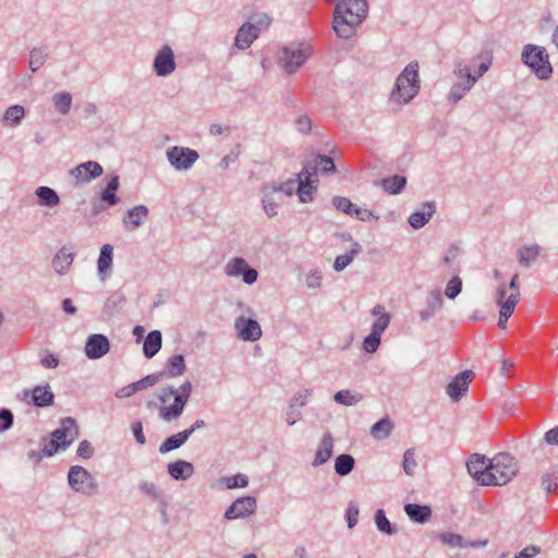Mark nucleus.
Instances as JSON below:
<instances>
[{
  "label": "nucleus",
  "instance_id": "obj_1",
  "mask_svg": "<svg viewBox=\"0 0 558 558\" xmlns=\"http://www.w3.org/2000/svg\"><path fill=\"white\" fill-rule=\"evenodd\" d=\"M368 2H337L333 12V31L341 38H350L366 16Z\"/></svg>",
  "mask_w": 558,
  "mask_h": 558
},
{
  "label": "nucleus",
  "instance_id": "obj_2",
  "mask_svg": "<svg viewBox=\"0 0 558 558\" xmlns=\"http://www.w3.org/2000/svg\"><path fill=\"white\" fill-rule=\"evenodd\" d=\"M191 393L192 384L189 380L183 383L179 389H174L173 387L162 388L158 395V399L162 403L159 410L160 417L166 422L179 418L183 413Z\"/></svg>",
  "mask_w": 558,
  "mask_h": 558
},
{
  "label": "nucleus",
  "instance_id": "obj_3",
  "mask_svg": "<svg viewBox=\"0 0 558 558\" xmlns=\"http://www.w3.org/2000/svg\"><path fill=\"white\" fill-rule=\"evenodd\" d=\"M418 63L410 62L397 77L390 100L398 105L410 102L420 90Z\"/></svg>",
  "mask_w": 558,
  "mask_h": 558
},
{
  "label": "nucleus",
  "instance_id": "obj_4",
  "mask_svg": "<svg viewBox=\"0 0 558 558\" xmlns=\"http://www.w3.org/2000/svg\"><path fill=\"white\" fill-rule=\"evenodd\" d=\"M518 473V462L506 452H499L490 459L488 486H501L509 483Z\"/></svg>",
  "mask_w": 558,
  "mask_h": 558
},
{
  "label": "nucleus",
  "instance_id": "obj_5",
  "mask_svg": "<svg viewBox=\"0 0 558 558\" xmlns=\"http://www.w3.org/2000/svg\"><path fill=\"white\" fill-rule=\"evenodd\" d=\"M489 65L486 63H481L478 70L472 72L471 68L466 64H458L454 70L456 76L460 80V82L456 83L450 90L449 99L452 102H458L463 98V96L474 86L476 81L483 76V74L488 70Z\"/></svg>",
  "mask_w": 558,
  "mask_h": 558
},
{
  "label": "nucleus",
  "instance_id": "obj_6",
  "mask_svg": "<svg viewBox=\"0 0 558 558\" xmlns=\"http://www.w3.org/2000/svg\"><path fill=\"white\" fill-rule=\"evenodd\" d=\"M522 61L541 80H547L553 73L549 56L544 47L529 44L523 48Z\"/></svg>",
  "mask_w": 558,
  "mask_h": 558
},
{
  "label": "nucleus",
  "instance_id": "obj_7",
  "mask_svg": "<svg viewBox=\"0 0 558 558\" xmlns=\"http://www.w3.org/2000/svg\"><path fill=\"white\" fill-rule=\"evenodd\" d=\"M312 54V48L307 44L291 45L284 47L279 56V64L286 73L296 72Z\"/></svg>",
  "mask_w": 558,
  "mask_h": 558
},
{
  "label": "nucleus",
  "instance_id": "obj_8",
  "mask_svg": "<svg viewBox=\"0 0 558 558\" xmlns=\"http://www.w3.org/2000/svg\"><path fill=\"white\" fill-rule=\"evenodd\" d=\"M68 481L71 488L84 495H92L97 489V483L95 478L83 466H72L68 474Z\"/></svg>",
  "mask_w": 558,
  "mask_h": 558
},
{
  "label": "nucleus",
  "instance_id": "obj_9",
  "mask_svg": "<svg viewBox=\"0 0 558 558\" xmlns=\"http://www.w3.org/2000/svg\"><path fill=\"white\" fill-rule=\"evenodd\" d=\"M468 472L470 475L476 480V482L481 485L488 486L490 480L489 477V468H490V459L486 458L484 454L473 453L470 456L466 463Z\"/></svg>",
  "mask_w": 558,
  "mask_h": 558
},
{
  "label": "nucleus",
  "instance_id": "obj_10",
  "mask_svg": "<svg viewBox=\"0 0 558 558\" xmlns=\"http://www.w3.org/2000/svg\"><path fill=\"white\" fill-rule=\"evenodd\" d=\"M169 162L178 170H187L198 159V153L187 147L174 146L167 151Z\"/></svg>",
  "mask_w": 558,
  "mask_h": 558
},
{
  "label": "nucleus",
  "instance_id": "obj_11",
  "mask_svg": "<svg viewBox=\"0 0 558 558\" xmlns=\"http://www.w3.org/2000/svg\"><path fill=\"white\" fill-rule=\"evenodd\" d=\"M225 274L229 277L242 276L243 281L247 284L254 283L258 276L255 269L248 267L243 257H234L230 259L225 266Z\"/></svg>",
  "mask_w": 558,
  "mask_h": 558
},
{
  "label": "nucleus",
  "instance_id": "obj_12",
  "mask_svg": "<svg viewBox=\"0 0 558 558\" xmlns=\"http://www.w3.org/2000/svg\"><path fill=\"white\" fill-rule=\"evenodd\" d=\"M51 437L58 440L61 449H65L78 437V426L75 420L72 417L63 418L60 428H57Z\"/></svg>",
  "mask_w": 558,
  "mask_h": 558
},
{
  "label": "nucleus",
  "instance_id": "obj_13",
  "mask_svg": "<svg viewBox=\"0 0 558 558\" xmlns=\"http://www.w3.org/2000/svg\"><path fill=\"white\" fill-rule=\"evenodd\" d=\"M474 377L472 371H464L458 374L446 387V392L450 399L454 402L459 401L464 396L469 386Z\"/></svg>",
  "mask_w": 558,
  "mask_h": 558
},
{
  "label": "nucleus",
  "instance_id": "obj_14",
  "mask_svg": "<svg viewBox=\"0 0 558 558\" xmlns=\"http://www.w3.org/2000/svg\"><path fill=\"white\" fill-rule=\"evenodd\" d=\"M234 328L238 337L244 341H256L262 337V328L258 322L244 316L235 319Z\"/></svg>",
  "mask_w": 558,
  "mask_h": 558
},
{
  "label": "nucleus",
  "instance_id": "obj_15",
  "mask_svg": "<svg viewBox=\"0 0 558 558\" xmlns=\"http://www.w3.org/2000/svg\"><path fill=\"white\" fill-rule=\"evenodd\" d=\"M256 510V499L251 496L238 498L226 511L227 520L245 518L253 514Z\"/></svg>",
  "mask_w": 558,
  "mask_h": 558
},
{
  "label": "nucleus",
  "instance_id": "obj_16",
  "mask_svg": "<svg viewBox=\"0 0 558 558\" xmlns=\"http://www.w3.org/2000/svg\"><path fill=\"white\" fill-rule=\"evenodd\" d=\"M102 172V167L96 161L83 162L70 171L76 184L89 182L92 179L100 177Z\"/></svg>",
  "mask_w": 558,
  "mask_h": 558
},
{
  "label": "nucleus",
  "instance_id": "obj_17",
  "mask_svg": "<svg viewBox=\"0 0 558 558\" xmlns=\"http://www.w3.org/2000/svg\"><path fill=\"white\" fill-rule=\"evenodd\" d=\"M175 69L174 54L169 46H163L157 53L154 61V70L157 75L166 76Z\"/></svg>",
  "mask_w": 558,
  "mask_h": 558
},
{
  "label": "nucleus",
  "instance_id": "obj_18",
  "mask_svg": "<svg viewBox=\"0 0 558 558\" xmlns=\"http://www.w3.org/2000/svg\"><path fill=\"white\" fill-rule=\"evenodd\" d=\"M110 343L106 336L96 333L88 337L85 344V353L88 359L96 360L109 352Z\"/></svg>",
  "mask_w": 558,
  "mask_h": 558
},
{
  "label": "nucleus",
  "instance_id": "obj_19",
  "mask_svg": "<svg viewBox=\"0 0 558 558\" xmlns=\"http://www.w3.org/2000/svg\"><path fill=\"white\" fill-rule=\"evenodd\" d=\"M506 296V286L502 283L498 287L496 293V302L499 306V319L498 327L501 329L506 328L507 322L512 315L517 304H513V300L505 301Z\"/></svg>",
  "mask_w": 558,
  "mask_h": 558
},
{
  "label": "nucleus",
  "instance_id": "obj_20",
  "mask_svg": "<svg viewBox=\"0 0 558 558\" xmlns=\"http://www.w3.org/2000/svg\"><path fill=\"white\" fill-rule=\"evenodd\" d=\"M313 177H315V172H310L307 168L298 174V196L302 203L312 201L313 183L315 182Z\"/></svg>",
  "mask_w": 558,
  "mask_h": 558
},
{
  "label": "nucleus",
  "instance_id": "obj_21",
  "mask_svg": "<svg viewBox=\"0 0 558 558\" xmlns=\"http://www.w3.org/2000/svg\"><path fill=\"white\" fill-rule=\"evenodd\" d=\"M259 35V29L256 25L246 23L243 24L235 36V46L239 49H246Z\"/></svg>",
  "mask_w": 558,
  "mask_h": 558
},
{
  "label": "nucleus",
  "instance_id": "obj_22",
  "mask_svg": "<svg viewBox=\"0 0 558 558\" xmlns=\"http://www.w3.org/2000/svg\"><path fill=\"white\" fill-rule=\"evenodd\" d=\"M333 439L330 433H326L320 439L319 447L316 451L313 465L318 466L326 463L332 456Z\"/></svg>",
  "mask_w": 558,
  "mask_h": 558
},
{
  "label": "nucleus",
  "instance_id": "obj_23",
  "mask_svg": "<svg viewBox=\"0 0 558 558\" xmlns=\"http://www.w3.org/2000/svg\"><path fill=\"white\" fill-rule=\"evenodd\" d=\"M168 473L170 476L177 481H184L190 478L194 473V466L192 463L184 461V460H178L173 463L168 464Z\"/></svg>",
  "mask_w": 558,
  "mask_h": 558
},
{
  "label": "nucleus",
  "instance_id": "obj_24",
  "mask_svg": "<svg viewBox=\"0 0 558 558\" xmlns=\"http://www.w3.org/2000/svg\"><path fill=\"white\" fill-rule=\"evenodd\" d=\"M32 401L36 407H48L53 403L54 395L49 385L36 386L31 391Z\"/></svg>",
  "mask_w": 558,
  "mask_h": 558
},
{
  "label": "nucleus",
  "instance_id": "obj_25",
  "mask_svg": "<svg viewBox=\"0 0 558 558\" xmlns=\"http://www.w3.org/2000/svg\"><path fill=\"white\" fill-rule=\"evenodd\" d=\"M434 213H435L434 204L426 203L423 205L422 210H417L409 217V223L414 229L422 228L429 221V219L432 218Z\"/></svg>",
  "mask_w": 558,
  "mask_h": 558
},
{
  "label": "nucleus",
  "instance_id": "obj_26",
  "mask_svg": "<svg viewBox=\"0 0 558 558\" xmlns=\"http://www.w3.org/2000/svg\"><path fill=\"white\" fill-rule=\"evenodd\" d=\"M541 246L531 244L522 246L517 252L518 262L523 267H529L531 263L535 262L541 254Z\"/></svg>",
  "mask_w": 558,
  "mask_h": 558
},
{
  "label": "nucleus",
  "instance_id": "obj_27",
  "mask_svg": "<svg viewBox=\"0 0 558 558\" xmlns=\"http://www.w3.org/2000/svg\"><path fill=\"white\" fill-rule=\"evenodd\" d=\"M191 430H182L175 435L168 437L159 447L160 453H167L171 450L180 448L190 438Z\"/></svg>",
  "mask_w": 558,
  "mask_h": 558
},
{
  "label": "nucleus",
  "instance_id": "obj_28",
  "mask_svg": "<svg viewBox=\"0 0 558 558\" xmlns=\"http://www.w3.org/2000/svg\"><path fill=\"white\" fill-rule=\"evenodd\" d=\"M404 510L412 521L418 522V523L426 522L430 518V514H432L429 507L420 506L416 504L405 505Z\"/></svg>",
  "mask_w": 558,
  "mask_h": 558
},
{
  "label": "nucleus",
  "instance_id": "obj_29",
  "mask_svg": "<svg viewBox=\"0 0 558 558\" xmlns=\"http://www.w3.org/2000/svg\"><path fill=\"white\" fill-rule=\"evenodd\" d=\"M161 332L158 330L150 331L144 341V354L150 359L157 354L161 348Z\"/></svg>",
  "mask_w": 558,
  "mask_h": 558
},
{
  "label": "nucleus",
  "instance_id": "obj_30",
  "mask_svg": "<svg viewBox=\"0 0 558 558\" xmlns=\"http://www.w3.org/2000/svg\"><path fill=\"white\" fill-rule=\"evenodd\" d=\"M373 315L378 316L373 323L372 331L383 335L390 323V315L385 313V307L380 304L376 305L373 311Z\"/></svg>",
  "mask_w": 558,
  "mask_h": 558
},
{
  "label": "nucleus",
  "instance_id": "obj_31",
  "mask_svg": "<svg viewBox=\"0 0 558 558\" xmlns=\"http://www.w3.org/2000/svg\"><path fill=\"white\" fill-rule=\"evenodd\" d=\"M113 247L110 244H105L98 257L97 266L100 275H106L112 267Z\"/></svg>",
  "mask_w": 558,
  "mask_h": 558
},
{
  "label": "nucleus",
  "instance_id": "obj_32",
  "mask_svg": "<svg viewBox=\"0 0 558 558\" xmlns=\"http://www.w3.org/2000/svg\"><path fill=\"white\" fill-rule=\"evenodd\" d=\"M166 369L170 377H178L184 374L186 366L182 354L170 356L166 363Z\"/></svg>",
  "mask_w": 558,
  "mask_h": 558
},
{
  "label": "nucleus",
  "instance_id": "obj_33",
  "mask_svg": "<svg viewBox=\"0 0 558 558\" xmlns=\"http://www.w3.org/2000/svg\"><path fill=\"white\" fill-rule=\"evenodd\" d=\"M262 193H263L262 204H263L265 214L269 218L277 216L278 202H276L272 197L274 192H270V184H265L262 189Z\"/></svg>",
  "mask_w": 558,
  "mask_h": 558
},
{
  "label": "nucleus",
  "instance_id": "obj_34",
  "mask_svg": "<svg viewBox=\"0 0 558 558\" xmlns=\"http://www.w3.org/2000/svg\"><path fill=\"white\" fill-rule=\"evenodd\" d=\"M36 195L41 206L54 207L60 203L58 194L48 186L38 187L36 190Z\"/></svg>",
  "mask_w": 558,
  "mask_h": 558
},
{
  "label": "nucleus",
  "instance_id": "obj_35",
  "mask_svg": "<svg viewBox=\"0 0 558 558\" xmlns=\"http://www.w3.org/2000/svg\"><path fill=\"white\" fill-rule=\"evenodd\" d=\"M360 248H361L360 244L355 242V243H353L351 250L348 253L337 256V258L333 263L335 270L341 271L347 266H349L352 263V260L354 259V257L357 255Z\"/></svg>",
  "mask_w": 558,
  "mask_h": 558
},
{
  "label": "nucleus",
  "instance_id": "obj_36",
  "mask_svg": "<svg viewBox=\"0 0 558 558\" xmlns=\"http://www.w3.org/2000/svg\"><path fill=\"white\" fill-rule=\"evenodd\" d=\"M72 263V254H69L64 250H61L53 258L52 266L58 274L62 275L69 270Z\"/></svg>",
  "mask_w": 558,
  "mask_h": 558
},
{
  "label": "nucleus",
  "instance_id": "obj_37",
  "mask_svg": "<svg viewBox=\"0 0 558 558\" xmlns=\"http://www.w3.org/2000/svg\"><path fill=\"white\" fill-rule=\"evenodd\" d=\"M52 101L59 113L68 114L72 105V96L66 92L57 93L53 95Z\"/></svg>",
  "mask_w": 558,
  "mask_h": 558
},
{
  "label": "nucleus",
  "instance_id": "obj_38",
  "mask_svg": "<svg viewBox=\"0 0 558 558\" xmlns=\"http://www.w3.org/2000/svg\"><path fill=\"white\" fill-rule=\"evenodd\" d=\"M147 215L148 209L145 206H136L129 210L125 223L130 225L132 229H135L142 225V221L147 217Z\"/></svg>",
  "mask_w": 558,
  "mask_h": 558
},
{
  "label": "nucleus",
  "instance_id": "obj_39",
  "mask_svg": "<svg viewBox=\"0 0 558 558\" xmlns=\"http://www.w3.org/2000/svg\"><path fill=\"white\" fill-rule=\"evenodd\" d=\"M354 459L350 454H340L335 461V470L337 474L344 476L348 475L354 468Z\"/></svg>",
  "mask_w": 558,
  "mask_h": 558
},
{
  "label": "nucleus",
  "instance_id": "obj_40",
  "mask_svg": "<svg viewBox=\"0 0 558 558\" xmlns=\"http://www.w3.org/2000/svg\"><path fill=\"white\" fill-rule=\"evenodd\" d=\"M407 180L401 175H393L383 180V187L390 194H398L404 186Z\"/></svg>",
  "mask_w": 558,
  "mask_h": 558
},
{
  "label": "nucleus",
  "instance_id": "obj_41",
  "mask_svg": "<svg viewBox=\"0 0 558 558\" xmlns=\"http://www.w3.org/2000/svg\"><path fill=\"white\" fill-rule=\"evenodd\" d=\"M119 187V178L113 177L107 184V187L104 190L101 194L102 201L107 202L109 205H116L119 202V198L116 196V191Z\"/></svg>",
  "mask_w": 558,
  "mask_h": 558
},
{
  "label": "nucleus",
  "instance_id": "obj_42",
  "mask_svg": "<svg viewBox=\"0 0 558 558\" xmlns=\"http://www.w3.org/2000/svg\"><path fill=\"white\" fill-rule=\"evenodd\" d=\"M392 426L389 418H383L373 425L372 435L377 439L387 438L391 433Z\"/></svg>",
  "mask_w": 558,
  "mask_h": 558
},
{
  "label": "nucleus",
  "instance_id": "obj_43",
  "mask_svg": "<svg viewBox=\"0 0 558 558\" xmlns=\"http://www.w3.org/2000/svg\"><path fill=\"white\" fill-rule=\"evenodd\" d=\"M25 116V110L22 106L14 105L7 109L4 113L5 122L11 123V125H19L22 119Z\"/></svg>",
  "mask_w": 558,
  "mask_h": 558
},
{
  "label": "nucleus",
  "instance_id": "obj_44",
  "mask_svg": "<svg viewBox=\"0 0 558 558\" xmlns=\"http://www.w3.org/2000/svg\"><path fill=\"white\" fill-rule=\"evenodd\" d=\"M333 398L340 404L353 405L362 399V396L360 393H352L350 390H340Z\"/></svg>",
  "mask_w": 558,
  "mask_h": 558
},
{
  "label": "nucleus",
  "instance_id": "obj_45",
  "mask_svg": "<svg viewBox=\"0 0 558 558\" xmlns=\"http://www.w3.org/2000/svg\"><path fill=\"white\" fill-rule=\"evenodd\" d=\"M417 466V462L415 460V449L410 448L403 454L402 468L407 475H413L415 469Z\"/></svg>",
  "mask_w": 558,
  "mask_h": 558
},
{
  "label": "nucleus",
  "instance_id": "obj_46",
  "mask_svg": "<svg viewBox=\"0 0 558 558\" xmlns=\"http://www.w3.org/2000/svg\"><path fill=\"white\" fill-rule=\"evenodd\" d=\"M332 205L335 208L341 213H344L349 216H353V211L356 207L349 198L342 196H335L332 198Z\"/></svg>",
  "mask_w": 558,
  "mask_h": 558
},
{
  "label": "nucleus",
  "instance_id": "obj_47",
  "mask_svg": "<svg viewBox=\"0 0 558 558\" xmlns=\"http://www.w3.org/2000/svg\"><path fill=\"white\" fill-rule=\"evenodd\" d=\"M315 169L313 172L316 173V169H319L322 172L328 173L333 172L336 170L335 162L332 158L328 156L318 155L314 159Z\"/></svg>",
  "mask_w": 558,
  "mask_h": 558
},
{
  "label": "nucleus",
  "instance_id": "obj_48",
  "mask_svg": "<svg viewBox=\"0 0 558 558\" xmlns=\"http://www.w3.org/2000/svg\"><path fill=\"white\" fill-rule=\"evenodd\" d=\"M439 538L444 544H447L451 547H465L466 546L463 537L459 534L445 532V533L440 534Z\"/></svg>",
  "mask_w": 558,
  "mask_h": 558
},
{
  "label": "nucleus",
  "instance_id": "obj_49",
  "mask_svg": "<svg viewBox=\"0 0 558 558\" xmlns=\"http://www.w3.org/2000/svg\"><path fill=\"white\" fill-rule=\"evenodd\" d=\"M509 295L506 294L505 301L513 300V304L519 303L520 301V289H519V274H514L509 283Z\"/></svg>",
  "mask_w": 558,
  "mask_h": 558
},
{
  "label": "nucleus",
  "instance_id": "obj_50",
  "mask_svg": "<svg viewBox=\"0 0 558 558\" xmlns=\"http://www.w3.org/2000/svg\"><path fill=\"white\" fill-rule=\"evenodd\" d=\"M461 289L462 280L460 279V277L456 276L452 279H450L449 282L447 283L445 294L449 299H454L461 292Z\"/></svg>",
  "mask_w": 558,
  "mask_h": 558
},
{
  "label": "nucleus",
  "instance_id": "obj_51",
  "mask_svg": "<svg viewBox=\"0 0 558 558\" xmlns=\"http://www.w3.org/2000/svg\"><path fill=\"white\" fill-rule=\"evenodd\" d=\"M375 522L379 531L385 532L387 534L393 533V530L391 529L390 522L386 518L384 510L379 509L376 511Z\"/></svg>",
  "mask_w": 558,
  "mask_h": 558
},
{
  "label": "nucleus",
  "instance_id": "obj_52",
  "mask_svg": "<svg viewBox=\"0 0 558 558\" xmlns=\"http://www.w3.org/2000/svg\"><path fill=\"white\" fill-rule=\"evenodd\" d=\"M380 338H381V335L372 331L364 339V342H363L364 350L368 353H374L379 347Z\"/></svg>",
  "mask_w": 558,
  "mask_h": 558
},
{
  "label": "nucleus",
  "instance_id": "obj_53",
  "mask_svg": "<svg viewBox=\"0 0 558 558\" xmlns=\"http://www.w3.org/2000/svg\"><path fill=\"white\" fill-rule=\"evenodd\" d=\"M296 182H298V180H288L279 185L271 184L270 192H274V193L282 192L286 195L290 196L293 194V192L295 190Z\"/></svg>",
  "mask_w": 558,
  "mask_h": 558
},
{
  "label": "nucleus",
  "instance_id": "obj_54",
  "mask_svg": "<svg viewBox=\"0 0 558 558\" xmlns=\"http://www.w3.org/2000/svg\"><path fill=\"white\" fill-rule=\"evenodd\" d=\"M557 476L553 474H546L542 477V486L544 489L549 494H557L558 493V482Z\"/></svg>",
  "mask_w": 558,
  "mask_h": 558
},
{
  "label": "nucleus",
  "instance_id": "obj_55",
  "mask_svg": "<svg viewBox=\"0 0 558 558\" xmlns=\"http://www.w3.org/2000/svg\"><path fill=\"white\" fill-rule=\"evenodd\" d=\"M248 484V480L244 474H236L226 478V485L228 488L245 487Z\"/></svg>",
  "mask_w": 558,
  "mask_h": 558
},
{
  "label": "nucleus",
  "instance_id": "obj_56",
  "mask_svg": "<svg viewBox=\"0 0 558 558\" xmlns=\"http://www.w3.org/2000/svg\"><path fill=\"white\" fill-rule=\"evenodd\" d=\"M46 54L41 49H34L31 52L29 66L32 71H36L44 63Z\"/></svg>",
  "mask_w": 558,
  "mask_h": 558
},
{
  "label": "nucleus",
  "instance_id": "obj_57",
  "mask_svg": "<svg viewBox=\"0 0 558 558\" xmlns=\"http://www.w3.org/2000/svg\"><path fill=\"white\" fill-rule=\"evenodd\" d=\"M312 390L311 389H303L296 392L292 399L291 408L294 405H301L304 407L307 402V399L311 397Z\"/></svg>",
  "mask_w": 558,
  "mask_h": 558
},
{
  "label": "nucleus",
  "instance_id": "obj_58",
  "mask_svg": "<svg viewBox=\"0 0 558 558\" xmlns=\"http://www.w3.org/2000/svg\"><path fill=\"white\" fill-rule=\"evenodd\" d=\"M13 423V414L11 411L3 409L0 410V432H3L11 427Z\"/></svg>",
  "mask_w": 558,
  "mask_h": 558
},
{
  "label": "nucleus",
  "instance_id": "obj_59",
  "mask_svg": "<svg viewBox=\"0 0 558 558\" xmlns=\"http://www.w3.org/2000/svg\"><path fill=\"white\" fill-rule=\"evenodd\" d=\"M40 363L46 368H56L59 365V359L53 353H45L40 357Z\"/></svg>",
  "mask_w": 558,
  "mask_h": 558
},
{
  "label": "nucleus",
  "instance_id": "obj_60",
  "mask_svg": "<svg viewBox=\"0 0 558 558\" xmlns=\"http://www.w3.org/2000/svg\"><path fill=\"white\" fill-rule=\"evenodd\" d=\"M359 508L355 504L350 502L347 509V520L349 527H353L357 523Z\"/></svg>",
  "mask_w": 558,
  "mask_h": 558
},
{
  "label": "nucleus",
  "instance_id": "obj_61",
  "mask_svg": "<svg viewBox=\"0 0 558 558\" xmlns=\"http://www.w3.org/2000/svg\"><path fill=\"white\" fill-rule=\"evenodd\" d=\"M158 379H159V376L153 374V375H148V376L142 378L141 380L136 381L135 385L138 390H144V389L157 384Z\"/></svg>",
  "mask_w": 558,
  "mask_h": 558
},
{
  "label": "nucleus",
  "instance_id": "obj_62",
  "mask_svg": "<svg viewBox=\"0 0 558 558\" xmlns=\"http://www.w3.org/2000/svg\"><path fill=\"white\" fill-rule=\"evenodd\" d=\"M252 21L254 25L257 26V28L259 29V32L263 29V28H266L269 26L270 24V17L267 15V14H264V13H258V14H255L253 17H252Z\"/></svg>",
  "mask_w": 558,
  "mask_h": 558
},
{
  "label": "nucleus",
  "instance_id": "obj_63",
  "mask_svg": "<svg viewBox=\"0 0 558 558\" xmlns=\"http://www.w3.org/2000/svg\"><path fill=\"white\" fill-rule=\"evenodd\" d=\"M93 447L87 440H83L80 442L77 448V456L83 459H89L93 454Z\"/></svg>",
  "mask_w": 558,
  "mask_h": 558
},
{
  "label": "nucleus",
  "instance_id": "obj_64",
  "mask_svg": "<svg viewBox=\"0 0 558 558\" xmlns=\"http://www.w3.org/2000/svg\"><path fill=\"white\" fill-rule=\"evenodd\" d=\"M59 449H61V446L59 445L58 440H56L53 437L49 441H47L43 448V452L47 457L53 456Z\"/></svg>",
  "mask_w": 558,
  "mask_h": 558
}]
</instances>
